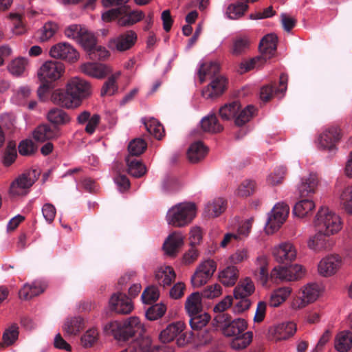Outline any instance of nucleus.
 <instances>
[{"instance_id": "4d7b16f0", "label": "nucleus", "mask_w": 352, "mask_h": 352, "mask_svg": "<svg viewBox=\"0 0 352 352\" xmlns=\"http://www.w3.org/2000/svg\"><path fill=\"white\" fill-rule=\"evenodd\" d=\"M86 28L80 24H72L65 28L64 34L69 39L78 42L85 32Z\"/></svg>"}, {"instance_id": "bb28decb", "label": "nucleus", "mask_w": 352, "mask_h": 352, "mask_svg": "<svg viewBox=\"0 0 352 352\" xmlns=\"http://www.w3.org/2000/svg\"><path fill=\"white\" fill-rule=\"evenodd\" d=\"M184 309L188 316H195L202 311V296L199 292H193L186 299Z\"/></svg>"}, {"instance_id": "e433bc0d", "label": "nucleus", "mask_w": 352, "mask_h": 352, "mask_svg": "<svg viewBox=\"0 0 352 352\" xmlns=\"http://www.w3.org/2000/svg\"><path fill=\"white\" fill-rule=\"evenodd\" d=\"M175 273L170 266H160L155 272V279L160 285L164 287L170 285L175 278Z\"/></svg>"}, {"instance_id": "a211bd4d", "label": "nucleus", "mask_w": 352, "mask_h": 352, "mask_svg": "<svg viewBox=\"0 0 352 352\" xmlns=\"http://www.w3.org/2000/svg\"><path fill=\"white\" fill-rule=\"evenodd\" d=\"M184 243V236L179 231H175L168 235L164 241L162 249L167 256L175 257Z\"/></svg>"}, {"instance_id": "9d476101", "label": "nucleus", "mask_w": 352, "mask_h": 352, "mask_svg": "<svg viewBox=\"0 0 352 352\" xmlns=\"http://www.w3.org/2000/svg\"><path fill=\"white\" fill-rule=\"evenodd\" d=\"M251 273L256 280L266 287L270 278L269 258L265 254L258 255L252 261Z\"/></svg>"}, {"instance_id": "a18cd8bd", "label": "nucleus", "mask_w": 352, "mask_h": 352, "mask_svg": "<svg viewBox=\"0 0 352 352\" xmlns=\"http://www.w3.org/2000/svg\"><path fill=\"white\" fill-rule=\"evenodd\" d=\"M342 208L349 214L352 215V185L344 187L339 196Z\"/></svg>"}, {"instance_id": "774afa93", "label": "nucleus", "mask_w": 352, "mask_h": 352, "mask_svg": "<svg viewBox=\"0 0 352 352\" xmlns=\"http://www.w3.org/2000/svg\"><path fill=\"white\" fill-rule=\"evenodd\" d=\"M250 258V252L247 248L237 249L230 256V261L234 265L240 264L247 261Z\"/></svg>"}, {"instance_id": "37998d69", "label": "nucleus", "mask_w": 352, "mask_h": 352, "mask_svg": "<svg viewBox=\"0 0 352 352\" xmlns=\"http://www.w3.org/2000/svg\"><path fill=\"white\" fill-rule=\"evenodd\" d=\"M120 76L121 72L118 71L111 74L109 76L108 79L104 82L101 88V96H113L118 91V87L116 80Z\"/></svg>"}, {"instance_id": "bf43d9fd", "label": "nucleus", "mask_w": 352, "mask_h": 352, "mask_svg": "<svg viewBox=\"0 0 352 352\" xmlns=\"http://www.w3.org/2000/svg\"><path fill=\"white\" fill-rule=\"evenodd\" d=\"M255 188V183L252 180L242 182L236 188L235 195L238 197H246L251 195Z\"/></svg>"}, {"instance_id": "f03ea898", "label": "nucleus", "mask_w": 352, "mask_h": 352, "mask_svg": "<svg viewBox=\"0 0 352 352\" xmlns=\"http://www.w3.org/2000/svg\"><path fill=\"white\" fill-rule=\"evenodd\" d=\"M314 225L324 234L331 236L342 230L343 221L338 213L326 206H322L314 217Z\"/></svg>"}, {"instance_id": "603ef678", "label": "nucleus", "mask_w": 352, "mask_h": 352, "mask_svg": "<svg viewBox=\"0 0 352 352\" xmlns=\"http://www.w3.org/2000/svg\"><path fill=\"white\" fill-rule=\"evenodd\" d=\"M190 325L193 330H200L205 327L210 320V316L203 311L195 316H189Z\"/></svg>"}, {"instance_id": "a878e982", "label": "nucleus", "mask_w": 352, "mask_h": 352, "mask_svg": "<svg viewBox=\"0 0 352 352\" xmlns=\"http://www.w3.org/2000/svg\"><path fill=\"white\" fill-rule=\"evenodd\" d=\"M255 292V285L252 279L246 276L239 282L233 290L234 298H249Z\"/></svg>"}, {"instance_id": "6e6552de", "label": "nucleus", "mask_w": 352, "mask_h": 352, "mask_svg": "<svg viewBox=\"0 0 352 352\" xmlns=\"http://www.w3.org/2000/svg\"><path fill=\"white\" fill-rule=\"evenodd\" d=\"M307 245L309 250L315 254H319L331 250L335 245V241L318 230L314 234L309 236Z\"/></svg>"}, {"instance_id": "b1692460", "label": "nucleus", "mask_w": 352, "mask_h": 352, "mask_svg": "<svg viewBox=\"0 0 352 352\" xmlns=\"http://www.w3.org/2000/svg\"><path fill=\"white\" fill-rule=\"evenodd\" d=\"M124 340L133 336L135 333L142 334L144 332V325L139 318L132 316L122 322Z\"/></svg>"}, {"instance_id": "ddd939ff", "label": "nucleus", "mask_w": 352, "mask_h": 352, "mask_svg": "<svg viewBox=\"0 0 352 352\" xmlns=\"http://www.w3.org/2000/svg\"><path fill=\"white\" fill-rule=\"evenodd\" d=\"M272 254L276 262L287 263L296 260L297 250L292 243L286 241L274 246Z\"/></svg>"}, {"instance_id": "de8ad7c7", "label": "nucleus", "mask_w": 352, "mask_h": 352, "mask_svg": "<svg viewBox=\"0 0 352 352\" xmlns=\"http://www.w3.org/2000/svg\"><path fill=\"white\" fill-rule=\"evenodd\" d=\"M103 331L107 335H112L116 340H124L122 322L114 320L107 322L103 326Z\"/></svg>"}, {"instance_id": "2eb2a0df", "label": "nucleus", "mask_w": 352, "mask_h": 352, "mask_svg": "<svg viewBox=\"0 0 352 352\" xmlns=\"http://www.w3.org/2000/svg\"><path fill=\"white\" fill-rule=\"evenodd\" d=\"M109 309L118 314H129L133 309L131 300L124 294L117 292L109 300Z\"/></svg>"}, {"instance_id": "4468645a", "label": "nucleus", "mask_w": 352, "mask_h": 352, "mask_svg": "<svg viewBox=\"0 0 352 352\" xmlns=\"http://www.w3.org/2000/svg\"><path fill=\"white\" fill-rule=\"evenodd\" d=\"M49 54L54 58L62 59L69 62L76 61L79 58V54L76 50L67 43H58L52 45Z\"/></svg>"}, {"instance_id": "09e8293b", "label": "nucleus", "mask_w": 352, "mask_h": 352, "mask_svg": "<svg viewBox=\"0 0 352 352\" xmlns=\"http://www.w3.org/2000/svg\"><path fill=\"white\" fill-rule=\"evenodd\" d=\"M230 346L233 349L242 350L246 348L252 341L253 333L252 331H247L241 335L233 336Z\"/></svg>"}, {"instance_id": "69168bd1", "label": "nucleus", "mask_w": 352, "mask_h": 352, "mask_svg": "<svg viewBox=\"0 0 352 352\" xmlns=\"http://www.w3.org/2000/svg\"><path fill=\"white\" fill-rule=\"evenodd\" d=\"M146 142L141 138H135L131 141L128 146V150L132 155H139L142 154L146 148Z\"/></svg>"}, {"instance_id": "c9c22d12", "label": "nucleus", "mask_w": 352, "mask_h": 352, "mask_svg": "<svg viewBox=\"0 0 352 352\" xmlns=\"http://www.w3.org/2000/svg\"><path fill=\"white\" fill-rule=\"evenodd\" d=\"M32 136L36 141L43 142L48 140L56 138L58 134L49 125L41 124L33 131Z\"/></svg>"}, {"instance_id": "864d4df0", "label": "nucleus", "mask_w": 352, "mask_h": 352, "mask_svg": "<svg viewBox=\"0 0 352 352\" xmlns=\"http://www.w3.org/2000/svg\"><path fill=\"white\" fill-rule=\"evenodd\" d=\"M255 112V108L252 105H248L245 108H240L234 119L236 125L240 126L249 122Z\"/></svg>"}, {"instance_id": "0eeeda50", "label": "nucleus", "mask_w": 352, "mask_h": 352, "mask_svg": "<svg viewBox=\"0 0 352 352\" xmlns=\"http://www.w3.org/2000/svg\"><path fill=\"white\" fill-rule=\"evenodd\" d=\"M343 264V259L339 254H329L318 262V273L322 277L333 276L342 269Z\"/></svg>"}, {"instance_id": "58836bf2", "label": "nucleus", "mask_w": 352, "mask_h": 352, "mask_svg": "<svg viewBox=\"0 0 352 352\" xmlns=\"http://www.w3.org/2000/svg\"><path fill=\"white\" fill-rule=\"evenodd\" d=\"M220 69L219 64L217 62L204 63L201 65L198 71V77L201 82H203L207 78H214L217 76Z\"/></svg>"}, {"instance_id": "13d9d810", "label": "nucleus", "mask_w": 352, "mask_h": 352, "mask_svg": "<svg viewBox=\"0 0 352 352\" xmlns=\"http://www.w3.org/2000/svg\"><path fill=\"white\" fill-rule=\"evenodd\" d=\"M250 46V41L246 36H240L233 41L231 53L234 56H239L244 53Z\"/></svg>"}, {"instance_id": "ea45409f", "label": "nucleus", "mask_w": 352, "mask_h": 352, "mask_svg": "<svg viewBox=\"0 0 352 352\" xmlns=\"http://www.w3.org/2000/svg\"><path fill=\"white\" fill-rule=\"evenodd\" d=\"M207 153V148L201 142L192 144L187 152V157L191 163H197L202 160Z\"/></svg>"}, {"instance_id": "20e7f679", "label": "nucleus", "mask_w": 352, "mask_h": 352, "mask_svg": "<svg viewBox=\"0 0 352 352\" xmlns=\"http://www.w3.org/2000/svg\"><path fill=\"white\" fill-rule=\"evenodd\" d=\"M289 212V207L284 202H278L274 205L268 213L265 226L267 234H271L277 231L285 221Z\"/></svg>"}, {"instance_id": "680f3d73", "label": "nucleus", "mask_w": 352, "mask_h": 352, "mask_svg": "<svg viewBox=\"0 0 352 352\" xmlns=\"http://www.w3.org/2000/svg\"><path fill=\"white\" fill-rule=\"evenodd\" d=\"M166 311V307L164 304L157 303L148 308L145 313V316L149 320H155L162 317Z\"/></svg>"}, {"instance_id": "3c124183", "label": "nucleus", "mask_w": 352, "mask_h": 352, "mask_svg": "<svg viewBox=\"0 0 352 352\" xmlns=\"http://www.w3.org/2000/svg\"><path fill=\"white\" fill-rule=\"evenodd\" d=\"M248 6L243 2L230 4L226 11V15L230 19H238L246 12Z\"/></svg>"}, {"instance_id": "9b49d317", "label": "nucleus", "mask_w": 352, "mask_h": 352, "mask_svg": "<svg viewBox=\"0 0 352 352\" xmlns=\"http://www.w3.org/2000/svg\"><path fill=\"white\" fill-rule=\"evenodd\" d=\"M38 173L33 170L19 176L11 184L10 192L12 196H23L28 193L30 188L36 181Z\"/></svg>"}, {"instance_id": "8fccbe9b", "label": "nucleus", "mask_w": 352, "mask_h": 352, "mask_svg": "<svg viewBox=\"0 0 352 352\" xmlns=\"http://www.w3.org/2000/svg\"><path fill=\"white\" fill-rule=\"evenodd\" d=\"M58 28V25L56 22L45 23L38 32V39L41 42L48 41L56 34Z\"/></svg>"}, {"instance_id": "4c0bfd02", "label": "nucleus", "mask_w": 352, "mask_h": 352, "mask_svg": "<svg viewBox=\"0 0 352 352\" xmlns=\"http://www.w3.org/2000/svg\"><path fill=\"white\" fill-rule=\"evenodd\" d=\"M85 324L82 318L74 317L65 322L63 330L67 336H76L84 328Z\"/></svg>"}, {"instance_id": "1a4fd4ad", "label": "nucleus", "mask_w": 352, "mask_h": 352, "mask_svg": "<svg viewBox=\"0 0 352 352\" xmlns=\"http://www.w3.org/2000/svg\"><path fill=\"white\" fill-rule=\"evenodd\" d=\"M296 323L291 321L278 323L270 326L268 329V338L274 342L287 340L296 332Z\"/></svg>"}, {"instance_id": "39448f33", "label": "nucleus", "mask_w": 352, "mask_h": 352, "mask_svg": "<svg viewBox=\"0 0 352 352\" xmlns=\"http://www.w3.org/2000/svg\"><path fill=\"white\" fill-rule=\"evenodd\" d=\"M217 270V263L210 258L202 261L190 278L193 287L199 288L206 284Z\"/></svg>"}, {"instance_id": "49530a36", "label": "nucleus", "mask_w": 352, "mask_h": 352, "mask_svg": "<svg viewBox=\"0 0 352 352\" xmlns=\"http://www.w3.org/2000/svg\"><path fill=\"white\" fill-rule=\"evenodd\" d=\"M265 58L264 56L259 55L248 60H244L240 64V72L245 73L263 67L267 63Z\"/></svg>"}, {"instance_id": "dca6fc26", "label": "nucleus", "mask_w": 352, "mask_h": 352, "mask_svg": "<svg viewBox=\"0 0 352 352\" xmlns=\"http://www.w3.org/2000/svg\"><path fill=\"white\" fill-rule=\"evenodd\" d=\"M302 296L292 303L294 309H300L317 300L320 295V288L317 284L309 283L301 288Z\"/></svg>"}, {"instance_id": "5fc2aeb1", "label": "nucleus", "mask_w": 352, "mask_h": 352, "mask_svg": "<svg viewBox=\"0 0 352 352\" xmlns=\"http://www.w3.org/2000/svg\"><path fill=\"white\" fill-rule=\"evenodd\" d=\"M147 131L156 139L160 140L164 135V130L163 126L155 118H151L144 122Z\"/></svg>"}, {"instance_id": "72a5a7b5", "label": "nucleus", "mask_w": 352, "mask_h": 352, "mask_svg": "<svg viewBox=\"0 0 352 352\" xmlns=\"http://www.w3.org/2000/svg\"><path fill=\"white\" fill-rule=\"evenodd\" d=\"M46 287V284L41 282H34L32 285L25 284L19 291V297L23 300H29L44 292Z\"/></svg>"}, {"instance_id": "052dcab7", "label": "nucleus", "mask_w": 352, "mask_h": 352, "mask_svg": "<svg viewBox=\"0 0 352 352\" xmlns=\"http://www.w3.org/2000/svg\"><path fill=\"white\" fill-rule=\"evenodd\" d=\"M88 53L94 49L96 43V38L95 35L87 30L86 28L85 34L77 42Z\"/></svg>"}, {"instance_id": "4be33fe9", "label": "nucleus", "mask_w": 352, "mask_h": 352, "mask_svg": "<svg viewBox=\"0 0 352 352\" xmlns=\"http://www.w3.org/2000/svg\"><path fill=\"white\" fill-rule=\"evenodd\" d=\"M185 327L186 324L182 321L171 322L160 333L159 339L163 343H169L182 333Z\"/></svg>"}, {"instance_id": "f257e3e1", "label": "nucleus", "mask_w": 352, "mask_h": 352, "mask_svg": "<svg viewBox=\"0 0 352 352\" xmlns=\"http://www.w3.org/2000/svg\"><path fill=\"white\" fill-rule=\"evenodd\" d=\"M90 94V84L78 76H74L68 80L65 91L54 92L52 99L63 107L76 109Z\"/></svg>"}, {"instance_id": "f704fd0d", "label": "nucleus", "mask_w": 352, "mask_h": 352, "mask_svg": "<svg viewBox=\"0 0 352 352\" xmlns=\"http://www.w3.org/2000/svg\"><path fill=\"white\" fill-rule=\"evenodd\" d=\"M239 276V270L234 265L228 266L219 272V278L225 286H233Z\"/></svg>"}, {"instance_id": "6ab92c4d", "label": "nucleus", "mask_w": 352, "mask_h": 352, "mask_svg": "<svg viewBox=\"0 0 352 352\" xmlns=\"http://www.w3.org/2000/svg\"><path fill=\"white\" fill-rule=\"evenodd\" d=\"M319 185V179L316 173H311L307 176L300 178L296 186V190L301 197H309L314 194Z\"/></svg>"}, {"instance_id": "0e129e2a", "label": "nucleus", "mask_w": 352, "mask_h": 352, "mask_svg": "<svg viewBox=\"0 0 352 352\" xmlns=\"http://www.w3.org/2000/svg\"><path fill=\"white\" fill-rule=\"evenodd\" d=\"M285 173L286 169L285 167H277L272 173L268 175L267 178V183L271 186H276L281 184L285 177Z\"/></svg>"}, {"instance_id": "7c9ffc66", "label": "nucleus", "mask_w": 352, "mask_h": 352, "mask_svg": "<svg viewBox=\"0 0 352 352\" xmlns=\"http://www.w3.org/2000/svg\"><path fill=\"white\" fill-rule=\"evenodd\" d=\"M225 209L226 202L224 199L217 197L206 204L204 215L208 218H215L221 215Z\"/></svg>"}, {"instance_id": "6e6d98bb", "label": "nucleus", "mask_w": 352, "mask_h": 352, "mask_svg": "<svg viewBox=\"0 0 352 352\" xmlns=\"http://www.w3.org/2000/svg\"><path fill=\"white\" fill-rule=\"evenodd\" d=\"M241 108V105L238 102H234L228 104H225L219 109V115L223 120H228L234 118Z\"/></svg>"}, {"instance_id": "5701e85b", "label": "nucleus", "mask_w": 352, "mask_h": 352, "mask_svg": "<svg viewBox=\"0 0 352 352\" xmlns=\"http://www.w3.org/2000/svg\"><path fill=\"white\" fill-rule=\"evenodd\" d=\"M277 36L274 34L265 36L260 42L261 55L267 61L275 55L276 50Z\"/></svg>"}, {"instance_id": "c03bdc74", "label": "nucleus", "mask_w": 352, "mask_h": 352, "mask_svg": "<svg viewBox=\"0 0 352 352\" xmlns=\"http://www.w3.org/2000/svg\"><path fill=\"white\" fill-rule=\"evenodd\" d=\"M100 333L96 327L87 329L80 337V344L83 348H91L99 340Z\"/></svg>"}, {"instance_id": "7ed1b4c3", "label": "nucleus", "mask_w": 352, "mask_h": 352, "mask_svg": "<svg viewBox=\"0 0 352 352\" xmlns=\"http://www.w3.org/2000/svg\"><path fill=\"white\" fill-rule=\"evenodd\" d=\"M197 215L196 205L192 202H182L167 211L166 221L169 226L182 228L188 225Z\"/></svg>"}, {"instance_id": "cd10ccee", "label": "nucleus", "mask_w": 352, "mask_h": 352, "mask_svg": "<svg viewBox=\"0 0 352 352\" xmlns=\"http://www.w3.org/2000/svg\"><path fill=\"white\" fill-rule=\"evenodd\" d=\"M340 136V129L337 126H332L324 131L320 135L319 144L324 148L332 149Z\"/></svg>"}, {"instance_id": "c85d7f7f", "label": "nucleus", "mask_w": 352, "mask_h": 352, "mask_svg": "<svg viewBox=\"0 0 352 352\" xmlns=\"http://www.w3.org/2000/svg\"><path fill=\"white\" fill-rule=\"evenodd\" d=\"M29 66V60L27 58L19 56L12 59L8 65L7 69L9 73L15 77L24 76Z\"/></svg>"}, {"instance_id": "393cba45", "label": "nucleus", "mask_w": 352, "mask_h": 352, "mask_svg": "<svg viewBox=\"0 0 352 352\" xmlns=\"http://www.w3.org/2000/svg\"><path fill=\"white\" fill-rule=\"evenodd\" d=\"M247 327V321L243 318H239L225 324L222 331L225 336L233 337L243 333Z\"/></svg>"}, {"instance_id": "e2e57ef3", "label": "nucleus", "mask_w": 352, "mask_h": 352, "mask_svg": "<svg viewBox=\"0 0 352 352\" xmlns=\"http://www.w3.org/2000/svg\"><path fill=\"white\" fill-rule=\"evenodd\" d=\"M128 172L135 177H140L146 173L145 166L136 160L127 159Z\"/></svg>"}, {"instance_id": "c756f323", "label": "nucleus", "mask_w": 352, "mask_h": 352, "mask_svg": "<svg viewBox=\"0 0 352 352\" xmlns=\"http://www.w3.org/2000/svg\"><path fill=\"white\" fill-rule=\"evenodd\" d=\"M316 204L311 199H302L294 205L292 213L295 217L302 219L312 214Z\"/></svg>"}, {"instance_id": "f3484780", "label": "nucleus", "mask_w": 352, "mask_h": 352, "mask_svg": "<svg viewBox=\"0 0 352 352\" xmlns=\"http://www.w3.org/2000/svg\"><path fill=\"white\" fill-rule=\"evenodd\" d=\"M226 85L227 79L221 75H217L212 79L208 85L203 89L202 96L207 100H213L223 93Z\"/></svg>"}, {"instance_id": "423d86ee", "label": "nucleus", "mask_w": 352, "mask_h": 352, "mask_svg": "<svg viewBox=\"0 0 352 352\" xmlns=\"http://www.w3.org/2000/svg\"><path fill=\"white\" fill-rule=\"evenodd\" d=\"M64 72L65 66L62 63L47 60L38 69L37 76L42 82H52L60 78Z\"/></svg>"}, {"instance_id": "473e14b6", "label": "nucleus", "mask_w": 352, "mask_h": 352, "mask_svg": "<svg viewBox=\"0 0 352 352\" xmlns=\"http://www.w3.org/2000/svg\"><path fill=\"white\" fill-rule=\"evenodd\" d=\"M292 291L290 287H281L273 290L270 296L269 305L278 307L289 298Z\"/></svg>"}, {"instance_id": "412c9836", "label": "nucleus", "mask_w": 352, "mask_h": 352, "mask_svg": "<svg viewBox=\"0 0 352 352\" xmlns=\"http://www.w3.org/2000/svg\"><path fill=\"white\" fill-rule=\"evenodd\" d=\"M129 7L122 8V12L118 18V25L120 27H131L140 22L145 17V14L140 10H128Z\"/></svg>"}, {"instance_id": "338daca9", "label": "nucleus", "mask_w": 352, "mask_h": 352, "mask_svg": "<svg viewBox=\"0 0 352 352\" xmlns=\"http://www.w3.org/2000/svg\"><path fill=\"white\" fill-rule=\"evenodd\" d=\"M271 276L285 282H290L292 277L289 276V266L274 267L271 272Z\"/></svg>"}, {"instance_id": "79ce46f5", "label": "nucleus", "mask_w": 352, "mask_h": 352, "mask_svg": "<svg viewBox=\"0 0 352 352\" xmlns=\"http://www.w3.org/2000/svg\"><path fill=\"white\" fill-rule=\"evenodd\" d=\"M200 124L203 131L206 132L218 133L223 129L214 113H210L208 116L204 117L200 122Z\"/></svg>"}, {"instance_id": "a19ab883", "label": "nucleus", "mask_w": 352, "mask_h": 352, "mask_svg": "<svg viewBox=\"0 0 352 352\" xmlns=\"http://www.w3.org/2000/svg\"><path fill=\"white\" fill-rule=\"evenodd\" d=\"M47 119L54 125H64L71 120L69 115L59 108L50 109L47 114Z\"/></svg>"}, {"instance_id": "f8f14e48", "label": "nucleus", "mask_w": 352, "mask_h": 352, "mask_svg": "<svg viewBox=\"0 0 352 352\" xmlns=\"http://www.w3.org/2000/svg\"><path fill=\"white\" fill-rule=\"evenodd\" d=\"M137 34L133 30H128L123 34L111 38L108 47L112 51L122 52L131 49L137 41Z\"/></svg>"}, {"instance_id": "aec40b11", "label": "nucleus", "mask_w": 352, "mask_h": 352, "mask_svg": "<svg viewBox=\"0 0 352 352\" xmlns=\"http://www.w3.org/2000/svg\"><path fill=\"white\" fill-rule=\"evenodd\" d=\"M80 70L85 74L98 79H102L113 72L110 66L98 63H84L80 66Z\"/></svg>"}, {"instance_id": "2f4dec72", "label": "nucleus", "mask_w": 352, "mask_h": 352, "mask_svg": "<svg viewBox=\"0 0 352 352\" xmlns=\"http://www.w3.org/2000/svg\"><path fill=\"white\" fill-rule=\"evenodd\" d=\"M352 346V332L342 331L335 337L334 347L338 352H347Z\"/></svg>"}]
</instances>
